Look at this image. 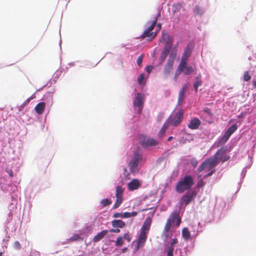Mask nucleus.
Masks as SVG:
<instances>
[{"label":"nucleus","mask_w":256,"mask_h":256,"mask_svg":"<svg viewBox=\"0 0 256 256\" xmlns=\"http://www.w3.org/2000/svg\"><path fill=\"white\" fill-rule=\"evenodd\" d=\"M101 204L104 207L110 205L111 204V202L107 198H104L102 200Z\"/></svg>","instance_id":"obj_36"},{"label":"nucleus","mask_w":256,"mask_h":256,"mask_svg":"<svg viewBox=\"0 0 256 256\" xmlns=\"http://www.w3.org/2000/svg\"><path fill=\"white\" fill-rule=\"evenodd\" d=\"M157 32H154L147 28L141 35V38H144L148 37V40H152L156 38L157 35Z\"/></svg>","instance_id":"obj_15"},{"label":"nucleus","mask_w":256,"mask_h":256,"mask_svg":"<svg viewBox=\"0 0 256 256\" xmlns=\"http://www.w3.org/2000/svg\"><path fill=\"white\" fill-rule=\"evenodd\" d=\"M124 238L127 240L128 242H130V236L128 234H125L124 235Z\"/></svg>","instance_id":"obj_47"},{"label":"nucleus","mask_w":256,"mask_h":256,"mask_svg":"<svg viewBox=\"0 0 256 256\" xmlns=\"http://www.w3.org/2000/svg\"><path fill=\"white\" fill-rule=\"evenodd\" d=\"M158 143V142L156 140L146 136H142L140 140V144L144 148L156 146Z\"/></svg>","instance_id":"obj_9"},{"label":"nucleus","mask_w":256,"mask_h":256,"mask_svg":"<svg viewBox=\"0 0 256 256\" xmlns=\"http://www.w3.org/2000/svg\"><path fill=\"white\" fill-rule=\"evenodd\" d=\"M252 84L254 88H256V76L252 80Z\"/></svg>","instance_id":"obj_53"},{"label":"nucleus","mask_w":256,"mask_h":256,"mask_svg":"<svg viewBox=\"0 0 256 256\" xmlns=\"http://www.w3.org/2000/svg\"><path fill=\"white\" fill-rule=\"evenodd\" d=\"M160 16V12H159L157 16L154 17V19L152 22H148V24H150V26L148 28L149 29V30H150L152 32V30L156 24V22L158 20V16Z\"/></svg>","instance_id":"obj_27"},{"label":"nucleus","mask_w":256,"mask_h":256,"mask_svg":"<svg viewBox=\"0 0 256 256\" xmlns=\"http://www.w3.org/2000/svg\"><path fill=\"white\" fill-rule=\"evenodd\" d=\"M122 202V197L116 196V200L113 206L114 209L117 208Z\"/></svg>","instance_id":"obj_28"},{"label":"nucleus","mask_w":256,"mask_h":256,"mask_svg":"<svg viewBox=\"0 0 256 256\" xmlns=\"http://www.w3.org/2000/svg\"><path fill=\"white\" fill-rule=\"evenodd\" d=\"M182 236L186 240L192 239L191 234L187 228H184L182 230Z\"/></svg>","instance_id":"obj_26"},{"label":"nucleus","mask_w":256,"mask_h":256,"mask_svg":"<svg viewBox=\"0 0 256 256\" xmlns=\"http://www.w3.org/2000/svg\"><path fill=\"white\" fill-rule=\"evenodd\" d=\"M163 117H164V114H160L157 117L158 121L160 122L162 120Z\"/></svg>","instance_id":"obj_46"},{"label":"nucleus","mask_w":256,"mask_h":256,"mask_svg":"<svg viewBox=\"0 0 256 256\" xmlns=\"http://www.w3.org/2000/svg\"><path fill=\"white\" fill-rule=\"evenodd\" d=\"M194 10L196 15H202L204 12L202 8L198 6H195Z\"/></svg>","instance_id":"obj_34"},{"label":"nucleus","mask_w":256,"mask_h":256,"mask_svg":"<svg viewBox=\"0 0 256 256\" xmlns=\"http://www.w3.org/2000/svg\"><path fill=\"white\" fill-rule=\"evenodd\" d=\"M196 195V192L192 191L188 194H184L182 196L180 200V206L185 207L194 198Z\"/></svg>","instance_id":"obj_7"},{"label":"nucleus","mask_w":256,"mask_h":256,"mask_svg":"<svg viewBox=\"0 0 256 256\" xmlns=\"http://www.w3.org/2000/svg\"><path fill=\"white\" fill-rule=\"evenodd\" d=\"M192 48V44H188L187 45L184 52L181 58L180 62L179 64V69H181L185 64H187V60L191 55Z\"/></svg>","instance_id":"obj_5"},{"label":"nucleus","mask_w":256,"mask_h":256,"mask_svg":"<svg viewBox=\"0 0 256 256\" xmlns=\"http://www.w3.org/2000/svg\"><path fill=\"white\" fill-rule=\"evenodd\" d=\"M201 124V122L198 118L192 119L188 124V127L191 130L198 129Z\"/></svg>","instance_id":"obj_16"},{"label":"nucleus","mask_w":256,"mask_h":256,"mask_svg":"<svg viewBox=\"0 0 256 256\" xmlns=\"http://www.w3.org/2000/svg\"><path fill=\"white\" fill-rule=\"evenodd\" d=\"M176 53L172 52L170 56L168 62L164 68V72L166 76L168 75L173 69L174 64L176 58Z\"/></svg>","instance_id":"obj_6"},{"label":"nucleus","mask_w":256,"mask_h":256,"mask_svg":"<svg viewBox=\"0 0 256 256\" xmlns=\"http://www.w3.org/2000/svg\"><path fill=\"white\" fill-rule=\"evenodd\" d=\"M45 108H46L45 102H41L36 105V106H35L34 110H35L36 112V113L40 114L44 112L45 110Z\"/></svg>","instance_id":"obj_22"},{"label":"nucleus","mask_w":256,"mask_h":256,"mask_svg":"<svg viewBox=\"0 0 256 256\" xmlns=\"http://www.w3.org/2000/svg\"><path fill=\"white\" fill-rule=\"evenodd\" d=\"M113 217L114 218H122V213L120 212H116L114 214Z\"/></svg>","instance_id":"obj_44"},{"label":"nucleus","mask_w":256,"mask_h":256,"mask_svg":"<svg viewBox=\"0 0 256 256\" xmlns=\"http://www.w3.org/2000/svg\"><path fill=\"white\" fill-rule=\"evenodd\" d=\"M152 66H147L146 68V70L148 72V73H150V72L152 71Z\"/></svg>","instance_id":"obj_49"},{"label":"nucleus","mask_w":256,"mask_h":256,"mask_svg":"<svg viewBox=\"0 0 256 256\" xmlns=\"http://www.w3.org/2000/svg\"><path fill=\"white\" fill-rule=\"evenodd\" d=\"M194 70L192 66H187L186 64H185L181 69H179V65L178 66L177 69L176 71L174 78L176 79L177 77L183 72L185 75H190L193 73Z\"/></svg>","instance_id":"obj_8"},{"label":"nucleus","mask_w":256,"mask_h":256,"mask_svg":"<svg viewBox=\"0 0 256 256\" xmlns=\"http://www.w3.org/2000/svg\"><path fill=\"white\" fill-rule=\"evenodd\" d=\"M142 160V156L138 152H134V156L128 164L129 169L132 172H136L139 162Z\"/></svg>","instance_id":"obj_4"},{"label":"nucleus","mask_w":256,"mask_h":256,"mask_svg":"<svg viewBox=\"0 0 256 256\" xmlns=\"http://www.w3.org/2000/svg\"><path fill=\"white\" fill-rule=\"evenodd\" d=\"M124 243L123 238L122 236H119L116 242V246H121Z\"/></svg>","instance_id":"obj_37"},{"label":"nucleus","mask_w":256,"mask_h":256,"mask_svg":"<svg viewBox=\"0 0 256 256\" xmlns=\"http://www.w3.org/2000/svg\"><path fill=\"white\" fill-rule=\"evenodd\" d=\"M14 248L16 249V250H20L21 248V244H20L18 242V241H16L14 242Z\"/></svg>","instance_id":"obj_42"},{"label":"nucleus","mask_w":256,"mask_h":256,"mask_svg":"<svg viewBox=\"0 0 256 256\" xmlns=\"http://www.w3.org/2000/svg\"><path fill=\"white\" fill-rule=\"evenodd\" d=\"M81 238L78 234H74L70 238V241H75V240H81Z\"/></svg>","instance_id":"obj_40"},{"label":"nucleus","mask_w":256,"mask_h":256,"mask_svg":"<svg viewBox=\"0 0 256 256\" xmlns=\"http://www.w3.org/2000/svg\"><path fill=\"white\" fill-rule=\"evenodd\" d=\"M171 48L172 47H170V46H164V49L160 56V60L162 62H164L167 56L168 55L171 50Z\"/></svg>","instance_id":"obj_25"},{"label":"nucleus","mask_w":256,"mask_h":256,"mask_svg":"<svg viewBox=\"0 0 256 256\" xmlns=\"http://www.w3.org/2000/svg\"><path fill=\"white\" fill-rule=\"evenodd\" d=\"M225 153L226 150L224 148H222L217 151L212 158L216 160L217 163L218 164L219 160H222Z\"/></svg>","instance_id":"obj_19"},{"label":"nucleus","mask_w":256,"mask_h":256,"mask_svg":"<svg viewBox=\"0 0 256 256\" xmlns=\"http://www.w3.org/2000/svg\"><path fill=\"white\" fill-rule=\"evenodd\" d=\"M144 98L141 94L137 92L133 102L134 106L138 108V113L140 114L143 108Z\"/></svg>","instance_id":"obj_10"},{"label":"nucleus","mask_w":256,"mask_h":256,"mask_svg":"<svg viewBox=\"0 0 256 256\" xmlns=\"http://www.w3.org/2000/svg\"><path fill=\"white\" fill-rule=\"evenodd\" d=\"M112 224L114 228H124L126 225L125 222L120 220H113L112 222Z\"/></svg>","instance_id":"obj_24"},{"label":"nucleus","mask_w":256,"mask_h":256,"mask_svg":"<svg viewBox=\"0 0 256 256\" xmlns=\"http://www.w3.org/2000/svg\"><path fill=\"white\" fill-rule=\"evenodd\" d=\"M204 112L202 114V118L203 120L208 124H211L212 122L213 114L211 112L209 108H205L204 110Z\"/></svg>","instance_id":"obj_12"},{"label":"nucleus","mask_w":256,"mask_h":256,"mask_svg":"<svg viewBox=\"0 0 256 256\" xmlns=\"http://www.w3.org/2000/svg\"><path fill=\"white\" fill-rule=\"evenodd\" d=\"M152 223V219L150 217H148L146 218V220L144 221L140 230L144 231V232H148L149 230L150 226Z\"/></svg>","instance_id":"obj_20"},{"label":"nucleus","mask_w":256,"mask_h":256,"mask_svg":"<svg viewBox=\"0 0 256 256\" xmlns=\"http://www.w3.org/2000/svg\"><path fill=\"white\" fill-rule=\"evenodd\" d=\"M108 230H104L101 232L98 233L96 235L94 238L93 240L94 242H98L101 240L102 238H104V236L108 233Z\"/></svg>","instance_id":"obj_23"},{"label":"nucleus","mask_w":256,"mask_h":256,"mask_svg":"<svg viewBox=\"0 0 256 256\" xmlns=\"http://www.w3.org/2000/svg\"><path fill=\"white\" fill-rule=\"evenodd\" d=\"M160 42H166V44L165 46L170 47L172 46V40L170 36L164 30L162 32V38L160 40Z\"/></svg>","instance_id":"obj_13"},{"label":"nucleus","mask_w":256,"mask_h":256,"mask_svg":"<svg viewBox=\"0 0 256 256\" xmlns=\"http://www.w3.org/2000/svg\"><path fill=\"white\" fill-rule=\"evenodd\" d=\"M7 172L9 174V175L10 177H13V176H14L13 172L12 170H7Z\"/></svg>","instance_id":"obj_51"},{"label":"nucleus","mask_w":256,"mask_h":256,"mask_svg":"<svg viewBox=\"0 0 256 256\" xmlns=\"http://www.w3.org/2000/svg\"><path fill=\"white\" fill-rule=\"evenodd\" d=\"M202 84V80L199 78L198 76L196 78V81L194 83V87L195 90L196 92H197L198 86H201Z\"/></svg>","instance_id":"obj_31"},{"label":"nucleus","mask_w":256,"mask_h":256,"mask_svg":"<svg viewBox=\"0 0 256 256\" xmlns=\"http://www.w3.org/2000/svg\"><path fill=\"white\" fill-rule=\"evenodd\" d=\"M147 232L140 230V234L138 236V240L137 242V249H138L140 247L143 246L144 244L146 238H147Z\"/></svg>","instance_id":"obj_14"},{"label":"nucleus","mask_w":256,"mask_h":256,"mask_svg":"<svg viewBox=\"0 0 256 256\" xmlns=\"http://www.w3.org/2000/svg\"><path fill=\"white\" fill-rule=\"evenodd\" d=\"M194 184V180L192 176L186 175L180 179L176 184V190L178 193H182L186 190H190Z\"/></svg>","instance_id":"obj_2"},{"label":"nucleus","mask_w":256,"mask_h":256,"mask_svg":"<svg viewBox=\"0 0 256 256\" xmlns=\"http://www.w3.org/2000/svg\"><path fill=\"white\" fill-rule=\"evenodd\" d=\"M138 212H125L122 213V218H128L132 216H135L137 215Z\"/></svg>","instance_id":"obj_30"},{"label":"nucleus","mask_w":256,"mask_h":256,"mask_svg":"<svg viewBox=\"0 0 256 256\" xmlns=\"http://www.w3.org/2000/svg\"><path fill=\"white\" fill-rule=\"evenodd\" d=\"M218 163L216 160L213 158H210L206 160L198 168V172H202L204 170L206 171H211L216 165Z\"/></svg>","instance_id":"obj_3"},{"label":"nucleus","mask_w":256,"mask_h":256,"mask_svg":"<svg viewBox=\"0 0 256 256\" xmlns=\"http://www.w3.org/2000/svg\"><path fill=\"white\" fill-rule=\"evenodd\" d=\"M124 190L122 188V186H118L116 189V196H120V197H122V194H123Z\"/></svg>","instance_id":"obj_33"},{"label":"nucleus","mask_w":256,"mask_h":256,"mask_svg":"<svg viewBox=\"0 0 256 256\" xmlns=\"http://www.w3.org/2000/svg\"><path fill=\"white\" fill-rule=\"evenodd\" d=\"M144 55L141 54L140 56L138 57L136 60V64L138 66H141L142 64L143 60Z\"/></svg>","instance_id":"obj_41"},{"label":"nucleus","mask_w":256,"mask_h":256,"mask_svg":"<svg viewBox=\"0 0 256 256\" xmlns=\"http://www.w3.org/2000/svg\"><path fill=\"white\" fill-rule=\"evenodd\" d=\"M30 101V98H28L24 103L23 104H22V106H24L26 105L28 103H29Z\"/></svg>","instance_id":"obj_52"},{"label":"nucleus","mask_w":256,"mask_h":256,"mask_svg":"<svg viewBox=\"0 0 256 256\" xmlns=\"http://www.w3.org/2000/svg\"><path fill=\"white\" fill-rule=\"evenodd\" d=\"M172 120L170 122V125L176 126H178L182 122L183 118V112L182 110L177 112L174 118L170 116Z\"/></svg>","instance_id":"obj_11"},{"label":"nucleus","mask_w":256,"mask_h":256,"mask_svg":"<svg viewBox=\"0 0 256 256\" xmlns=\"http://www.w3.org/2000/svg\"><path fill=\"white\" fill-rule=\"evenodd\" d=\"M237 129V126L236 124H233L230 126L228 130L226 132L229 135L231 136Z\"/></svg>","instance_id":"obj_32"},{"label":"nucleus","mask_w":256,"mask_h":256,"mask_svg":"<svg viewBox=\"0 0 256 256\" xmlns=\"http://www.w3.org/2000/svg\"><path fill=\"white\" fill-rule=\"evenodd\" d=\"M158 30H160L161 29V28H162V24H158Z\"/></svg>","instance_id":"obj_55"},{"label":"nucleus","mask_w":256,"mask_h":256,"mask_svg":"<svg viewBox=\"0 0 256 256\" xmlns=\"http://www.w3.org/2000/svg\"><path fill=\"white\" fill-rule=\"evenodd\" d=\"M204 184H205V183H204V181L202 179H200L198 182L197 186H198V188H200L202 187Z\"/></svg>","instance_id":"obj_43"},{"label":"nucleus","mask_w":256,"mask_h":256,"mask_svg":"<svg viewBox=\"0 0 256 256\" xmlns=\"http://www.w3.org/2000/svg\"><path fill=\"white\" fill-rule=\"evenodd\" d=\"M230 136L226 132L224 136L220 140L219 143L220 144L226 143L228 140Z\"/></svg>","instance_id":"obj_29"},{"label":"nucleus","mask_w":256,"mask_h":256,"mask_svg":"<svg viewBox=\"0 0 256 256\" xmlns=\"http://www.w3.org/2000/svg\"><path fill=\"white\" fill-rule=\"evenodd\" d=\"M173 138H174L172 136H170L168 138V141L170 142V141L172 140Z\"/></svg>","instance_id":"obj_56"},{"label":"nucleus","mask_w":256,"mask_h":256,"mask_svg":"<svg viewBox=\"0 0 256 256\" xmlns=\"http://www.w3.org/2000/svg\"><path fill=\"white\" fill-rule=\"evenodd\" d=\"M0 256H2V252H0Z\"/></svg>","instance_id":"obj_57"},{"label":"nucleus","mask_w":256,"mask_h":256,"mask_svg":"<svg viewBox=\"0 0 256 256\" xmlns=\"http://www.w3.org/2000/svg\"><path fill=\"white\" fill-rule=\"evenodd\" d=\"M250 78L251 76L249 74L248 72V71L246 72L244 75V80L245 82H248L250 80Z\"/></svg>","instance_id":"obj_39"},{"label":"nucleus","mask_w":256,"mask_h":256,"mask_svg":"<svg viewBox=\"0 0 256 256\" xmlns=\"http://www.w3.org/2000/svg\"><path fill=\"white\" fill-rule=\"evenodd\" d=\"M110 232H111L118 233L120 232V230L118 228H112L110 230Z\"/></svg>","instance_id":"obj_48"},{"label":"nucleus","mask_w":256,"mask_h":256,"mask_svg":"<svg viewBox=\"0 0 256 256\" xmlns=\"http://www.w3.org/2000/svg\"><path fill=\"white\" fill-rule=\"evenodd\" d=\"M144 74H140L138 78V81L139 84H143L144 83Z\"/></svg>","instance_id":"obj_38"},{"label":"nucleus","mask_w":256,"mask_h":256,"mask_svg":"<svg viewBox=\"0 0 256 256\" xmlns=\"http://www.w3.org/2000/svg\"><path fill=\"white\" fill-rule=\"evenodd\" d=\"M172 118L170 117H168L167 120L165 122L158 134V136L160 138H162L164 136L166 130L170 125V122Z\"/></svg>","instance_id":"obj_18"},{"label":"nucleus","mask_w":256,"mask_h":256,"mask_svg":"<svg viewBox=\"0 0 256 256\" xmlns=\"http://www.w3.org/2000/svg\"><path fill=\"white\" fill-rule=\"evenodd\" d=\"M174 250H172V248H168L166 256H173Z\"/></svg>","instance_id":"obj_45"},{"label":"nucleus","mask_w":256,"mask_h":256,"mask_svg":"<svg viewBox=\"0 0 256 256\" xmlns=\"http://www.w3.org/2000/svg\"><path fill=\"white\" fill-rule=\"evenodd\" d=\"M188 87L186 86H184L179 92L178 102L180 104L184 98L185 94L187 90Z\"/></svg>","instance_id":"obj_21"},{"label":"nucleus","mask_w":256,"mask_h":256,"mask_svg":"<svg viewBox=\"0 0 256 256\" xmlns=\"http://www.w3.org/2000/svg\"><path fill=\"white\" fill-rule=\"evenodd\" d=\"M140 186V182L138 180L133 179L128 184V189L132 191L137 190Z\"/></svg>","instance_id":"obj_17"},{"label":"nucleus","mask_w":256,"mask_h":256,"mask_svg":"<svg viewBox=\"0 0 256 256\" xmlns=\"http://www.w3.org/2000/svg\"><path fill=\"white\" fill-rule=\"evenodd\" d=\"M229 158H230L229 156H228V157L225 158L224 159L222 158V160L224 162L226 161L227 160H228Z\"/></svg>","instance_id":"obj_54"},{"label":"nucleus","mask_w":256,"mask_h":256,"mask_svg":"<svg viewBox=\"0 0 256 256\" xmlns=\"http://www.w3.org/2000/svg\"><path fill=\"white\" fill-rule=\"evenodd\" d=\"M178 242V239L176 238H173L172 241L170 244V246H168V248H172V250H174V248L175 245Z\"/></svg>","instance_id":"obj_35"},{"label":"nucleus","mask_w":256,"mask_h":256,"mask_svg":"<svg viewBox=\"0 0 256 256\" xmlns=\"http://www.w3.org/2000/svg\"><path fill=\"white\" fill-rule=\"evenodd\" d=\"M180 223L181 218L179 216V212L177 210L173 211L168 218L164 226V231L165 232V236L166 237L168 236L169 232L172 225L178 227Z\"/></svg>","instance_id":"obj_1"},{"label":"nucleus","mask_w":256,"mask_h":256,"mask_svg":"<svg viewBox=\"0 0 256 256\" xmlns=\"http://www.w3.org/2000/svg\"><path fill=\"white\" fill-rule=\"evenodd\" d=\"M214 171H215L214 170H213L210 171V172H208V174L204 176V177H208V176H212L214 173Z\"/></svg>","instance_id":"obj_50"}]
</instances>
